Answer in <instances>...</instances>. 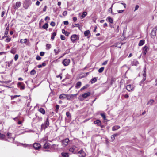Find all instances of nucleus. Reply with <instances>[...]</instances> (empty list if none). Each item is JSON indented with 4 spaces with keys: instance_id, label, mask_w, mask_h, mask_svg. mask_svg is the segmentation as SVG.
Segmentation results:
<instances>
[{
    "instance_id": "f257e3e1",
    "label": "nucleus",
    "mask_w": 157,
    "mask_h": 157,
    "mask_svg": "<svg viewBox=\"0 0 157 157\" xmlns=\"http://www.w3.org/2000/svg\"><path fill=\"white\" fill-rule=\"evenodd\" d=\"M49 125V122L48 120V117H47L44 123H43L41 125V130H45L47 128Z\"/></svg>"
},
{
    "instance_id": "f03ea898",
    "label": "nucleus",
    "mask_w": 157,
    "mask_h": 157,
    "mask_svg": "<svg viewBox=\"0 0 157 157\" xmlns=\"http://www.w3.org/2000/svg\"><path fill=\"white\" fill-rule=\"evenodd\" d=\"M71 40L73 43L76 42L79 40V36L76 34H73L71 36Z\"/></svg>"
},
{
    "instance_id": "7ed1b4c3",
    "label": "nucleus",
    "mask_w": 157,
    "mask_h": 157,
    "mask_svg": "<svg viewBox=\"0 0 157 157\" xmlns=\"http://www.w3.org/2000/svg\"><path fill=\"white\" fill-rule=\"evenodd\" d=\"M31 4L32 2L30 0H25L23 4L24 7L25 9H27Z\"/></svg>"
},
{
    "instance_id": "20e7f679",
    "label": "nucleus",
    "mask_w": 157,
    "mask_h": 157,
    "mask_svg": "<svg viewBox=\"0 0 157 157\" xmlns=\"http://www.w3.org/2000/svg\"><path fill=\"white\" fill-rule=\"evenodd\" d=\"M69 151L70 152L75 154L77 153L78 149L76 146H73L71 147L70 148Z\"/></svg>"
},
{
    "instance_id": "39448f33",
    "label": "nucleus",
    "mask_w": 157,
    "mask_h": 157,
    "mask_svg": "<svg viewBox=\"0 0 157 157\" xmlns=\"http://www.w3.org/2000/svg\"><path fill=\"white\" fill-rule=\"evenodd\" d=\"M70 60L68 59H65L63 60L62 62V63L64 66H67L70 63Z\"/></svg>"
},
{
    "instance_id": "423d86ee",
    "label": "nucleus",
    "mask_w": 157,
    "mask_h": 157,
    "mask_svg": "<svg viewBox=\"0 0 157 157\" xmlns=\"http://www.w3.org/2000/svg\"><path fill=\"white\" fill-rule=\"evenodd\" d=\"M33 147L36 150H38L40 148L41 145L39 143H34L33 145Z\"/></svg>"
},
{
    "instance_id": "0eeeda50",
    "label": "nucleus",
    "mask_w": 157,
    "mask_h": 157,
    "mask_svg": "<svg viewBox=\"0 0 157 157\" xmlns=\"http://www.w3.org/2000/svg\"><path fill=\"white\" fill-rule=\"evenodd\" d=\"M77 153L80 154V156L81 157H85L86 155V153L83 151V149H82L78 152H77Z\"/></svg>"
},
{
    "instance_id": "6e6552de",
    "label": "nucleus",
    "mask_w": 157,
    "mask_h": 157,
    "mask_svg": "<svg viewBox=\"0 0 157 157\" xmlns=\"http://www.w3.org/2000/svg\"><path fill=\"white\" fill-rule=\"evenodd\" d=\"M18 87L21 90H23L25 88V85L22 82H18L17 84Z\"/></svg>"
},
{
    "instance_id": "1a4fd4ad",
    "label": "nucleus",
    "mask_w": 157,
    "mask_h": 157,
    "mask_svg": "<svg viewBox=\"0 0 157 157\" xmlns=\"http://www.w3.org/2000/svg\"><path fill=\"white\" fill-rule=\"evenodd\" d=\"M156 34V31H155L154 30H152L151 33V36L152 38L154 39L155 37Z\"/></svg>"
},
{
    "instance_id": "9d476101",
    "label": "nucleus",
    "mask_w": 157,
    "mask_h": 157,
    "mask_svg": "<svg viewBox=\"0 0 157 157\" xmlns=\"http://www.w3.org/2000/svg\"><path fill=\"white\" fill-rule=\"evenodd\" d=\"M148 47L147 46L145 45L143 48V53L144 56L146 54Z\"/></svg>"
},
{
    "instance_id": "9b49d317",
    "label": "nucleus",
    "mask_w": 157,
    "mask_h": 157,
    "mask_svg": "<svg viewBox=\"0 0 157 157\" xmlns=\"http://www.w3.org/2000/svg\"><path fill=\"white\" fill-rule=\"evenodd\" d=\"M69 141V139L67 138L64 140H62V143L63 145L66 146L67 145Z\"/></svg>"
},
{
    "instance_id": "f8f14e48",
    "label": "nucleus",
    "mask_w": 157,
    "mask_h": 157,
    "mask_svg": "<svg viewBox=\"0 0 157 157\" xmlns=\"http://www.w3.org/2000/svg\"><path fill=\"white\" fill-rule=\"evenodd\" d=\"M75 95L74 94H67L66 99L68 100H70L73 99Z\"/></svg>"
},
{
    "instance_id": "ddd939ff",
    "label": "nucleus",
    "mask_w": 157,
    "mask_h": 157,
    "mask_svg": "<svg viewBox=\"0 0 157 157\" xmlns=\"http://www.w3.org/2000/svg\"><path fill=\"white\" fill-rule=\"evenodd\" d=\"M126 89L128 91H130L133 89V87L131 85H128L126 86Z\"/></svg>"
},
{
    "instance_id": "4468645a",
    "label": "nucleus",
    "mask_w": 157,
    "mask_h": 157,
    "mask_svg": "<svg viewBox=\"0 0 157 157\" xmlns=\"http://www.w3.org/2000/svg\"><path fill=\"white\" fill-rule=\"evenodd\" d=\"M91 94V93L90 92L84 93L82 95V97L84 98H86L89 96Z\"/></svg>"
},
{
    "instance_id": "2eb2a0df",
    "label": "nucleus",
    "mask_w": 157,
    "mask_h": 157,
    "mask_svg": "<svg viewBox=\"0 0 157 157\" xmlns=\"http://www.w3.org/2000/svg\"><path fill=\"white\" fill-rule=\"evenodd\" d=\"M94 123L95 124H97L98 125V126H100L101 125V122L100 120L98 119L96 120V121H94Z\"/></svg>"
},
{
    "instance_id": "dca6fc26",
    "label": "nucleus",
    "mask_w": 157,
    "mask_h": 157,
    "mask_svg": "<svg viewBox=\"0 0 157 157\" xmlns=\"http://www.w3.org/2000/svg\"><path fill=\"white\" fill-rule=\"evenodd\" d=\"M21 5V2H17L16 4V6H14V9H16L20 7Z\"/></svg>"
},
{
    "instance_id": "f3484780",
    "label": "nucleus",
    "mask_w": 157,
    "mask_h": 157,
    "mask_svg": "<svg viewBox=\"0 0 157 157\" xmlns=\"http://www.w3.org/2000/svg\"><path fill=\"white\" fill-rule=\"evenodd\" d=\"M138 64L139 62L136 59L134 60L132 63V65L137 66L138 65Z\"/></svg>"
},
{
    "instance_id": "a211bd4d",
    "label": "nucleus",
    "mask_w": 157,
    "mask_h": 157,
    "mask_svg": "<svg viewBox=\"0 0 157 157\" xmlns=\"http://www.w3.org/2000/svg\"><path fill=\"white\" fill-rule=\"evenodd\" d=\"M61 155L62 157H69L68 153L66 152H62Z\"/></svg>"
},
{
    "instance_id": "6ab92c4d",
    "label": "nucleus",
    "mask_w": 157,
    "mask_h": 157,
    "mask_svg": "<svg viewBox=\"0 0 157 157\" xmlns=\"http://www.w3.org/2000/svg\"><path fill=\"white\" fill-rule=\"evenodd\" d=\"M67 94H62L60 95L59 98L60 99H63L65 98H66Z\"/></svg>"
},
{
    "instance_id": "aec40b11",
    "label": "nucleus",
    "mask_w": 157,
    "mask_h": 157,
    "mask_svg": "<svg viewBox=\"0 0 157 157\" xmlns=\"http://www.w3.org/2000/svg\"><path fill=\"white\" fill-rule=\"evenodd\" d=\"M58 145L53 144L51 146V148L55 150L57 149L58 148Z\"/></svg>"
},
{
    "instance_id": "412c9836",
    "label": "nucleus",
    "mask_w": 157,
    "mask_h": 157,
    "mask_svg": "<svg viewBox=\"0 0 157 157\" xmlns=\"http://www.w3.org/2000/svg\"><path fill=\"white\" fill-rule=\"evenodd\" d=\"M62 33L64 34L66 36H68L70 34V33L67 31H66L65 30L63 29L62 30Z\"/></svg>"
},
{
    "instance_id": "4be33fe9",
    "label": "nucleus",
    "mask_w": 157,
    "mask_h": 157,
    "mask_svg": "<svg viewBox=\"0 0 157 157\" xmlns=\"http://www.w3.org/2000/svg\"><path fill=\"white\" fill-rule=\"evenodd\" d=\"M120 128V126L118 125H115L112 128V130L113 131L116 130Z\"/></svg>"
},
{
    "instance_id": "5701e85b",
    "label": "nucleus",
    "mask_w": 157,
    "mask_h": 157,
    "mask_svg": "<svg viewBox=\"0 0 157 157\" xmlns=\"http://www.w3.org/2000/svg\"><path fill=\"white\" fill-rule=\"evenodd\" d=\"M81 85V82L80 81L78 82L76 84L75 86V88H76L78 89L79 88Z\"/></svg>"
},
{
    "instance_id": "b1692460",
    "label": "nucleus",
    "mask_w": 157,
    "mask_h": 157,
    "mask_svg": "<svg viewBox=\"0 0 157 157\" xmlns=\"http://www.w3.org/2000/svg\"><path fill=\"white\" fill-rule=\"evenodd\" d=\"M106 20H108L112 24L113 23V19L111 18L109 16L107 18Z\"/></svg>"
},
{
    "instance_id": "393cba45",
    "label": "nucleus",
    "mask_w": 157,
    "mask_h": 157,
    "mask_svg": "<svg viewBox=\"0 0 157 157\" xmlns=\"http://www.w3.org/2000/svg\"><path fill=\"white\" fill-rule=\"evenodd\" d=\"M154 102V100L153 99H151L149 100V101H148L147 103V105H149L150 106H151L152 105L153 103Z\"/></svg>"
},
{
    "instance_id": "a878e982",
    "label": "nucleus",
    "mask_w": 157,
    "mask_h": 157,
    "mask_svg": "<svg viewBox=\"0 0 157 157\" xmlns=\"http://www.w3.org/2000/svg\"><path fill=\"white\" fill-rule=\"evenodd\" d=\"M145 43V40H140L139 44H138V45L140 46H142L144 43Z\"/></svg>"
},
{
    "instance_id": "bb28decb",
    "label": "nucleus",
    "mask_w": 157,
    "mask_h": 157,
    "mask_svg": "<svg viewBox=\"0 0 157 157\" xmlns=\"http://www.w3.org/2000/svg\"><path fill=\"white\" fill-rule=\"evenodd\" d=\"M38 110L43 114H45V111L43 108H41L39 109Z\"/></svg>"
},
{
    "instance_id": "cd10ccee",
    "label": "nucleus",
    "mask_w": 157,
    "mask_h": 157,
    "mask_svg": "<svg viewBox=\"0 0 157 157\" xmlns=\"http://www.w3.org/2000/svg\"><path fill=\"white\" fill-rule=\"evenodd\" d=\"M97 77H94L91 79V82L92 84L94 83L97 81Z\"/></svg>"
},
{
    "instance_id": "c85d7f7f",
    "label": "nucleus",
    "mask_w": 157,
    "mask_h": 157,
    "mask_svg": "<svg viewBox=\"0 0 157 157\" xmlns=\"http://www.w3.org/2000/svg\"><path fill=\"white\" fill-rule=\"evenodd\" d=\"M46 64L45 62H44L42 64H40L37 66V67L39 68H41L42 67H45L46 66Z\"/></svg>"
},
{
    "instance_id": "c756f323",
    "label": "nucleus",
    "mask_w": 157,
    "mask_h": 157,
    "mask_svg": "<svg viewBox=\"0 0 157 157\" xmlns=\"http://www.w3.org/2000/svg\"><path fill=\"white\" fill-rule=\"evenodd\" d=\"M48 27V24L47 23L45 24L43 26L42 28L47 30V28Z\"/></svg>"
},
{
    "instance_id": "7c9ffc66",
    "label": "nucleus",
    "mask_w": 157,
    "mask_h": 157,
    "mask_svg": "<svg viewBox=\"0 0 157 157\" xmlns=\"http://www.w3.org/2000/svg\"><path fill=\"white\" fill-rule=\"evenodd\" d=\"M13 60H12L10 61L6 62V63H7V66L8 67H10L13 63Z\"/></svg>"
},
{
    "instance_id": "2f4dec72",
    "label": "nucleus",
    "mask_w": 157,
    "mask_h": 157,
    "mask_svg": "<svg viewBox=\"0 0 157 157\" xmlns=\"http://www.w3.org/2000/svg\"><path fill=\"white\" fill-rule=\"evenodd\" d=\"M49 144L48 143H46L44 145V149L48 148L49 147Z\"/></svg>"
},
{
    "instance_id": "473e14b6",
    "label": "nucleus",
    "mask_w": 157,
    "mask_h": 157,
    "mask_svg": "<svg viewBox=\"0 0 157 157\" xmlns=\"http://www.w3.org/2000/svg\"><path fill=\"white\" fill-rule=\"evenodd\" d=\"M54 51L55 52V55H57L59 52V48L57 47L56 49H55L54 50Z\"/></svg>"
},
{
    "instance_id": "72a5a7b5",
    "label": "nucleus",
    "mask_w": 157,
    "mask_h": 157,
    "mask_svg": "<svg viewBox=\"0 0 157 157\" xmlns=\"http://www.w3.org/2000/svg\"><path fill=\"white\" fill-rule=\"evenodd\" d=\"M6 39L5 40V41L6 42H9L11 40V38L8 35L7 37L6 38Z\"/></svg>"
},
{
    "instance_id": "f704fd0d",
    "label": "nucleus",
    "mask_w": 157,
    "mask_h": 157,
    "mask_svg": "<svg viewBox=\"0 0 157 157\" xmlns=\"http://www.w3.org/2000/svg\"><path fill=\"white\" fill-rule=\"evenodd\" d=\"M90 31L89 30L85 31L84 32V35L85 36H87L90 34Z\"/></svg>"
},
{
    "instance_id": "c9c22d12",
    "label": "nucleus",
    "mask_w": 157,
    "mask_h": 157,
    "mask_svg": "<svg viewBox=\"0 0 157 157\" xmlns=\"http://www.w3.org/2000/svg\"><path fill=\"white\" fill-rule=\"evenodd\" d=\"M56 32H53L52 33V35L51 36V39L52 40H53L54 39L55 37L56 36Z\"/></svg>"
},
{
    "instance_id": "e433bc0d",
    "label": "nucleus",
    "mask_w": 157,
    "mask_h": 157,
    "mask_svg": "<svg viewBox=\"0 0 157 157\" xmlns=\"http://www.w3.org/2000/svg\"><path fill=\"white\" fill-rule=\"evenodd\" d=\"M87 15V13L86 12H83L82 15L81 16V18L83 19Z\"/></svg>"
},
{
    "instance_id": "4c0bfd02",
    "label": "nucleus",
    "mask_w": 157,
    "mask_h": 157,
    "mask_svg": "<svg viewBox=\"0 0 157 157\" xmlns=\"http://www.w3.org/2000/svg\"><path fill=\"white\" fill-rule=\"evenodd\" d=\"M51 47V45L49 44H46V49L49 50Z\"/></svg>"
},
{
    "instance_id": "58836bf2",
    "label": "nucleus",
    "mask_w": 157,
    "mask_h": 157,
    "mask_svg": "<svg viewBox=\"0 0 157 157\" xmlns=\"http://www.w3.org/2000/svg\"><path fill=\"white\" fill-rule=\"evenodd\" d=\"M6 137V136L0 133V139L3 140Z\"/></svg>"
},
{
    "instance_id": "ea45409f",
    "label": "nucleus",
    "mask_w": 157,
    "mask_h": 157,
    "mask_svg": "<svg viewBox=\"0 0 157 157\" xmlns=\"http://www.w3.org/2000/svg\"><path fill=\"white\" fill-rule=\"evenodd\" d=\"M27 41V39H25L24 40L21 39L20 41V43L21 44L23 43L25 44L26 43Z\"/></svg>"
},
{
    "instance_id": "a19ab883",
    "label": "nucleus",
    "mask_w": 157,
    "mask_h": 157,
    "mask_svg": "<svg viewBox=\"0 0 157 157\" xmlns=\"http://www.w3.org/2000/svg\"><path fill=\"white\" fill-rule=\"evenodd\" d=\"M9 30V26H8L6 28L5 32V33L4 34H5V35H8V33Z\"/></svg>"
},
{
    "instance_id": "79ce46f5",
    "label": "nucleus",
    "mask_w": 157,
    "mask_h": 157,
    "mask_svg": "<svg viewBox=\"0 0 157 157\" xmlns=\"http://www.w3.org/2000/svg\"><path fill=\"white\" fill-rule=\"evenodd\" d=\"M66 115L69 118H71V114L69 112H66Z\"/></svg>"
},
{
    "instance_id": "37998d69",
    "label": "nucleus",
    "mask_w": 157,
    "mask_h": 157,
    "mask_svg": "<svg viewBox=\"0 0 157 157\" xmlns=\"http://www.w3.org/2000/svg\"><path fill=\"white\" fill-rule=\"evenodd\" d=\"M20 96V95H15L14 96H11V100H13L14 98Z\"/></svg>"
},
{
    "instance_id": "c03bdc74",
    "label": "nucleus",
    "mask_w": 157,
    "mask_h": 157,
    "mask_svg": "<svg viewBox=\"0 0 157 157\" xmlns=\"http://www.w3.org/2000/svg\"><path fill=\"white\" fill-rule=\"evenodd\" d=\"M104 67H101L98 70V71L99 73H101L104 70Z\"/></svg>"
},
{
    "instance_id": "a18cd8bd",
    "label": "nucleus",
    "mask_w": 157,
    "mask_h": 157,
    "mask_svg": "<svg viewBox=\"0 0 157 157\" xmlns=\"http://www.w3.org/2000/svg\"><path fill=\"white\" fill-rule=\"evenodd\" d=\"M88 86H89L87 84L86 85H85L83 87H82L81 89L80 90H83L84 89H86L88 87Z\"/></svg>"
},
{
    "instance_id": "49530a36",
    "label": "nucleus",
    "mask_w": 157,
    "mask_h": 157,
    "mask_svg": "<svg viewBox=\"0 0 157 157\" xmlns=\"http://www.w3.org/2000/svg\"><path fill=\"white\" fill-rule=\"evenodd\" d=\"M30 74L31 75H34L36 74V71L34 69H33L31 71Z\"/></svg>"
},
{
    "instance_id": "de8ad7c7",
    "label": "nucleus",
    "mask_w": 157,
    "mask_h": 157,
    "mask_svg": "<svg viewBox=\"0 0 157 157\" xmlns=\"http://www.w3.org/2000/svg\"><path fill=\"white\" fill-rule=\"evenodd\" d=\"M6 135L8 138H11L12 136V134L11 133H8Z\"/></svg>"
},
{
    "instance_id": "09e8293b",
    "label": "nucleus",
    "mask_w": 157,
    "mask_h": 157,
    "mask_svg": "<svg viewBox=\"0 0 157 157\" xmlns=\"http://www.w3.org/2000/svg\"><path fill=\"white\" fill-rule=\"evenodd\" d=\"M113 5H112L111 7L108 9V12H110L112 14H113V12L112 11V7L113 6Z\"/></svg>"
},
{
    "instance_id": "8fccbe9b",
    "label": "nucleus",
    "mask_w": 157,
    "mask_h": 157,
    "mask_svg": "<svg viewBox=\"0 0 157 157\" xmlns=\"http://www.w3.org/2000/svg\"><path fill=\"white\" fill-rule=\"evenodd\" d=\"M101 117H103V118L104 120H105L106 119L105 115L104 113H101Z\"/></svg>"
},
{
    "instance_id": "3c124183",
    "label": "nucleus",
    "mask_w": 157,
    "mask_h": 157,
    "mask_svg": "<svg viewBox=\"0 0 157 157\" xmlns=\"http://www.w3.org/2000/svg\"><path fill=\"white\" fill-rule=\"evenodd\" d=\"M59 105H56V109L55 111L56 112H57L58 111V109H59Z\"/></svg>"
},
{
    "instance_id": "603ef678",
    "label": "nucleus",
    "mask_w": 157,
    "mask_h": 157,
    "mask_svg": "<svg viewBox=\"0 0 157 157\" xmlns=\"http://www.w3.org/2000/svg\"><path fill=\"white\" fill-rule=\"evenodd\" d=\"M18 58V55L17 54L15 55L14 57V59L15 61H17Z\"/></svg>"
},
{
    "instance_id": "864d4df0",
    "label": "nucleus",
    "mask_w": 157,
    "mask_h": 157,
    "mask_svg": "<svg viewBox=\"0 0 157 157\" xmlns=\"http://www.w3.org/2000/svg\"><path fill=\"white\" fill-rule=\"evenodd\" d=\"M115 137L113 135H112L111 136V141H113L115 140Z\"/></svg>"
},
{
    "instance_id": "5fc2aeb1",
    "label": "nucleus",
    "mask_w": 157,
    "mask_h": 157,
    "mask_svg": "<svg viewBox=\"0 0 157 157\" xmlns=\"http://www.w3.org/2000/svg\"><path fill=\"white\" fill-rule=\"evenodd\" d=\"M60 38L62 40H64L65 39V37L63 35H61L60 36Z\"/></svg>"
},
{
    "instance_id": "6e6d98bb",
    "label": "nucleus",
    "mask_w": 157,
    "mask_h": 157,
    "mask_svg": "<svg viewBox=\"0 0 157 157\" xmlns=\"http://www.w3.org/2000/svg\"><path fill=\"white\" fill-rule=\"evenodd\" d=\"M62 74L61 73L59 75H57L56 77L57 78L60 77V79L61 80L62 79Z\"/></svg>"
},
{
    "instance_id": "4d7b16f0",
    "label": "nucleus",
    "mask_w": 157,
    "mask_h": 157,
    "mask_svg": "<svg viewBox=\"0 0 157 157\" xmlns=\"http://www.w3.org/2000/svg\"><path fill=\"white\" fill-rule=\"evenodd\" d=\"M50 25L54 27L55 25V23L53 21H52L50 23Z\"/></svg>"
},
{
    "instance_id": "13d9d810",
    "label": "nucleus",
    "mask_w": 157,
    "mask_h": 157,
    "mask_svg": "<svg viewBox=\"0 0 157 157\" xmlns=\"http://www.w3.org/2000/svg\"><path fill=\"white\" fill-rule=\"evenodd\" d=\"M145 70H146V68H144V73L143 74V75L144 77V76L146 77V74Z\"/></svg>"
},
{
    "instance_id": "bf43d9fd",
    "label": "nucleus",
    "mask_w": 157,
    "mask_h": 157,
    "mask_svg": "<svg viewBox=\"0 0 157 157\" xmlns=\"http://www.w3.org/2000/svg\"><path fill=\"white\" fill-rule=\"evenodd\" d=\"M63 16H65L67 15V11H64L63 13Z\"/></svg>"
},
{
    "instance_id": "052dcab7",
    "label": "nucleus",
    "mask_w": 157,
    "mask_h": 157,
    "mask_svg": "<svg viewBox=\"0 0 157 157\" xmlns=\"http://www.w3.org/2000/svg\"><path fill=\"white\" fill-rule=\"evenodd\" d=\"M41 59V58L38 55L36 57V59L38 60H40Z\"/></svg>"
},
{
    "instance_id": "680f3d73",
    "label": "nucleus",
    "mask_w": 157,
    "mask_h": 157,
    "mask_svg": "<svg viewBox=\"0 0 157 157\" xmlns=\"http://www.w3.org/2000/svg\"><path fill=\"white\" fill-rule=\"evenodd\" d=\"M139 8V6L138 5H136L135 6V10H134V11H135L137 10Z\"/></svg>"
},
{
    "instance_id": "e2e57ef3",
    "label": "nucleus",
    "mask_w": 157,
    "mask_h": 157,
    "mask_svg": "<svg viewBox=\"0 0 157 157\" xmlns=\"http://www.w3.org/2000/svg\"><path fill=\"white\" fill-rule=\"evenodd\" d=\"M63 23L65 25H67L69 23L67 21H64Z\"/></svg>"
},
{
    "instance_id": "0e129e2a",
    "label": "nucleus",
    "mask_w": 157,
    "mask_h": 157,
    "mask_svg": "<svg viewBox=\"0 0 157 157\" xmlns=\"http://www.w3.org/2000/svg\"><path fill=\"white\" fill-rule=\"evenodd\" d=\"M107 62H108V61L107 60H106V61H105L102 64V65H105L107 64Z\"/></svg>"
},
{
    "instance_id": "69168bd1",
    "label": "nucleus",
    "mask_w": 157,
    "mask_h": 157,
    "mask_svg": "<svg viewBox=\"0 0 157 157\" xmlns=\"http://www.w3.org/2000/svg\"><path fill=\"white\" fill-rule=\"evenodd\" d=\"M124 10H118L117 11L118 13H121L124 12Z\"/></svg>"
},
{
    "instance_id": "338daca9",
    "label": "nucleus",
    "mask_w": 157,
    "mask_h": 157,
    "mask_svg": "<svg viewBox=\"0 0 157 157\" xmlns=\"http://www.w3.org/2000/svg\"><path fill=\"white\" fill-rule=\"evenodd\" d=\"M44 54V52H40V55L41 56H43Z\"/></svg>"
},
{
    "instance_id": "774afa93",
    "label": "nucleus",
    "mask_w": 157,
    "mask_h": 157,
    "mask_svg": "<svg viewBox=\"0 0 157 157\" xmlns=\"http://www.w3.org/2000/svg\"><path fill=\"white\" fill-rule=\"evenodd\" d=\"M46 9H47V6L46 5L44 7V8L43 9V11L44 12H45L46 10Z\"/></svg>"
}]
</instances>
